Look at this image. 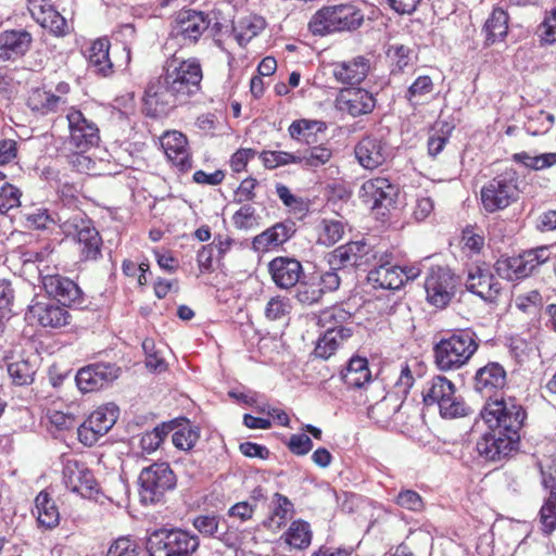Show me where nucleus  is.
<instances>
[{
	"label": "nucleus",
	"instance_id": "obj_1",
	"mask_svg": "<svg viewBox=\"0 0 556 556\" xmlns=\"http://www.w3.org/2000/svg\"><path fill=\"white\" fill-rule=\"evenodd\" d=\"M203 72L200 62L190 58L166 61L161 76L151 80L144 92L147 114L153 117L167 115L175 108L189 101L201 88Z\"/></svg>",
	"mask_w": 556,
	"mask_h": 556
},
{
	"label": "nucleus",
	"instance_id": "obj_2",
	"mask_svg": "<svg viewBox=\"0 0 556 556\" xmlns=\"http://www.w3.org/2000/svg\"><path fill=\"white\" fill-rule=\"evenodd\" d=\"M480 415L489 429H497L519 444L520 430L525 425L527 413L517 399L513 396L492 399L490 395Z\"/></svg>",
	"mask_w": 556,
	"mask_h": 556
},
{
	"label": "nucleus",
	"instance_id": "obj_3",
	"mask_svg": "<svg viewBox=\"0 0 556 556\" xmlns=\"http://www.w3.org/2000/svg\"><path fill=\"white\" fill-rule=\"evenodd\" d=\"M364 23L363 11L353 3L324 5L317 10L309 23L312 35L355 31Z\"/></svg>",
	"mask_w": 556,
	"mask_h": 556
},
{
	"label": "nucleus",
	"instance_id": "obj_4",
	"mask_svg": "<svg viewBox=\"0 0 556 556\" xmlns=\"http://www.w3.org/2000/svg\"><path fill=\"white\" fill-rule=\"evenodd\" d=\"M478 346L475 333L454 332L433 346L434 364L442 371L457 370L469 362Z\"/></svg>",
	"mask_w": 556,
	"mask_h": 556
},
{
	"label": "nucleus",
	"instance_id": "obj_5",
	"mask_svg": "<svg viewBox=\"0 0 556 556\" xmlns=\"http://www.w3.org/2000/svg\"><path fill=\"white\" fill-rule=\"evenodd\" d=\"M520 197L519 175L514 168H506L488 180L480 190L484 212L493 214L516 203Z\"/></svg>",
	"mask_w": 556,
	"mask_h": 556
},
{
	"label": "nucleus",
	"instance_id": "obj_6",
	"mask_svg": "<svg viewBox=\"0 0 556 556\" xmlns=\"http://www.w3.org/2000/svg\"><path fill=\"white\" fill-rule=\"evenodd\" d=\"M422 400L427 406L435 405L443 418L464 417L469 412L464 400L456 394L454 383L443 376H435L427 382Z\"/></svg>",
	"mask_w": 556,
	"mask_h": 556
},
{
	"label": "nucleus",
	"instance_id": "obj_7",
	"mask_svg": "<svg viewBox=\"0 0 556 556\" xmlns=\"http://www.w3.org/2000/svg\"><path fill=\"white\" fill-rule=\"evenodd\" d=\"M197 534L182 529H160L147 541L150 556H192L199 548Z\"/></svg>",
	"mask_w": 556,
	"mask_h": 556
},
{
	"label": "nucleus",
	"instance_id": "obj_8",
	"mask_svg": "<svg viewBox=\"0 0 556 556\" xmlns=\"http://www.w3.org/2000/svg\"><path fill=\"white\" fill-rule=\"evenodd\" d=\"M139 484L142 502L153 504L176 486V476L167 463H154L141 470Z\"/></svg>",
	"mask_w": 556,
	"mask_h": 556
},
{
	"label": "nucleus",
	"instance_id": "obj_9",
	"mask_svg": "<svg viewBox=\"0 0 556 556\" xmlns=\"http://www.w3.org/2000/svg\"><path fill=\"white\" fill-rule=\"evenodd\" d=\"M381 250L365 240L350 241L328 253L332 269L361 268L372 265Z\"/></svg>",
	"mask_w": 556,
	"mask_h": 556
},
{
	"label": "nucleus",
	"instance_id": "obj_10",
	"mask_svg": "<svg viewBox=\"0 0 556 556\" xmlns=\"http://www.w3.org/2000/svg\"><path fill=\"white\" fill-rule=\"evenodd\" d=\"M172 28L177 35H217L223 31V24L214 14L190 8H184L173 15Z\"/></svg>",
	"mask_w": 556,
	"mask_h": 556
},
{
	"label": "nucleus",
	"instance_id": "obj_11",
	"mask_svg": "<svg viewBox=\"0 0 556 556\" xmlns=\"http://www.w3.org/2000/svg\"><path fill=\"white\" fill-rule=\"evenodd\" d=\"M547 247H539L523 252L522 254L496 262V270L500 276L508 280L525 278L540 265L549 260Z\"/></svg>",
	"mask_w": 556,
	"mask_h": 556
},
{
	"label": "nucleus",
	"instance_id": "obj_12",
	"mask_svg": "<svg viewBox=\"0 0 556 556\" xmlns=\"http://www.w3.org/2000/svg\"><path fill=\"white\" fill-rule=\"evenodd\" d=\"M118 408L106 404L93 410L89 418L77 429L79 441L86 446H92L100 437L104 435L116 422Z\"/></svg>",
	"mask_w": 556,
	"mask_h": 556
},
{
	"label": "nucleus",
	"instance_id": "obj_13",
	"mask_svg": "<svg viewBox=\"0 0 556 556\" xmlns=\"http://www.w3.org/2000/svg\"><path fill=\"white\" fill-rule=\"evenodd\" d=\"M66 119L70 131L68 143L76 150L87 151L98 144L99 128L80 110L72 106L66 114Z\"/></svg>",
	"mask_w": 556,
	"mask_h": 556
},
{
	"label": "nucleus",
	"instance_id": "obj_14",
	"mask_svg": "<svg viewBox=\"0 0 556 556\" xmlns=\"http://www.w3.org/2000/svg\"><path fill=\"white\" fill-rule=\"evenodd\" d=\"M64 230L76 232L83 260L94 261L101 255L102 239L89 219L77 214L64 223Z\"/></svg>",
	"mask_w": 556,
	"mask_h": 556
},
{
	"label": "nucleus",
	"instance_id": "obj_15",
	"mask_svg": "<svg viewBox=\"0 0 556 556\" xmlns=\"http://www.w3.org/2000/svg\"><path fill=\"white\" fill-rule=\"evenodd\" d=\"M70 91L71 87L65 81H60L55 86V92L45 88H34L28 93L27 106L40 116L55 114L67 104Z\"/></svg>",
	"mask_w": 556,
	"mask_h": 556
},
{
	"label": "nucleus",
	"instance_id": "obj_16",
	"mask_svg": "<svg viewBox=\"0 0 556 556\" xmlns=\"http://www.w3.org/2000/svg\"><path fill=\"white\" fill-rule=\"evenodd\" d=\"M393 255L388 251H380L379 256L369 270L367 281L375 289L397 290L404 285L402 267L392 264Z\"/></svg>",
	"mask_w": 556,
	"mask_h": 556
},
{
	"label": "nucleus",
	"instance_id": "obj_17",
	"mask_svg": "<svg viewBox=\"0 0 556 556\" xmlns=\"http://www.w3.org/2000/svg\"><path fill=\"white\" fill-rule=\"evenodd\" d=\"M341 379L348 388L364 390L365 394L378 393L381 395L384 391L382 381L372 379L368 361L365 357H352L341 372Z\"/></svg>",
	"mask_w": 556,
	"mask_h": 556
},
{
	"label": "nucleus",
	"instance_id": "obj_18",
	"mask_svg": "<svg viewBox=\"0 0 556 556\" xmlns=\"http://www.w3.org/2000/svg\"><path fill=\"white\" fill-rule=\"evenodd\" d=\"M399 189L386 177H375L363 182L359 198L371 210L390 208L394 205Z\"/></svg>",
	"mask_w": 556,
	"mask_h": 556
},
{
	"label": "nucleus",
	"instance_id": "obj_19",
	"mask_svg": "<svg viewBox=\"0 0 556 556\" xmlns=\"http://www.w3.org/2000/svg\"><path fill=\"white\" fill-rule=\"evenodd\" d=\"M119 376V368L110 363L88 365L76 374L78 389L84 392H94L110 386Z\"/></svg>",
	"mask_w": 556,
	"mask_h": 556
},
{
	"label": "nucleus",
	"instance_id": "obj_20",
	"mask_svg": "<svg viewBox=\"0 0 556 556\" xmlns=\"http://www.w3.org/2000/svg\"><path fill=\"white\" fill-rule=\"evenodd\" d=\"M354 154L363 168L372 170L387 163L391 149L381 137L367 135L356 143Z\"/></svg>",
	"mask_w": 556,
	"mask_h": 556
},
{
	"label": "nucleus",
	"instance_id": "obj_21",
	"mask_svg": "<svg viewBox=\"0 0 556 556\" xmlns=\"http://www.w3.org/2000/svg\"><path fill=\"white\" fill-rule=\"evenodd\" d=\"M27 8L33 18L51 35H68L72 31V24L54 9L50 0H28Z\"/></svg>",
	"mask_w": 556,
	"mask_h": 556
},
{
	"label": "nucleus",
	"instance_id": "obj_22",
	"mask_svg": "<svg viewBox=\"0 0 556 556\" xmlns=\"http://www.w3.org/2000/svg\"><path fill=\"white\" fill-rule=\"evenodd\" d=\"M63 482L68 490L91 497L97 492V482L89 468L77 459H66L63 467Z\"/></svg>",
	"mask_w": 556,
	"mask_h": 556
},
{
	"label": "nucleus",
	"instance_id": "obj_23",
	"mask_svg": "<svg viewBox=\"0 0 556 556\" xmlns=\"http://www.w3.org/2000/svg\"><path fill=\"white\" fill-rule=\"evenodd\" d=\"M425 289L430 303L438 307H444L454 294V276L448 269L442 267L432 268L426 278Z\"/></svg>",
	"mask_w": 556,
	"mask_h": 556
},
{
	"label": "nucleus",
	"instance_id": "obj_24",
	"mask_svg": "<svg viewBox=\"0 0 556 556\" xmlns=\"http://www.w3.org/2000/svg\"><path fill=\"white\" fill-rule=\"evenodd\" d=\"M467 289L484 301H494L501 291L497 278L491 273L488 265H475L468 270Z\"/></svg>",
	"mask_w": 556,
	"mask_h": 556
},
{
	"label": "nucleus",
	"instance_id": "obj_25",
	"mask_svg": "<svg viewBox=\"0 0 556 556\" xmlns=\"http://www.w3.org/2000/svg\"><path fill=\"white\" fill-rule=\"evenodd\" d=\"M491 432L484 433L477 442V452L486 460H501L515 451L518 444L501 433L497 429H490Z\"/></svg>",
	"mask_w": 556,
	"mask_h": 556
},
{
	"label": "nucleus",
	"instance_id": "obj_26",
	"mask_svg": "<svg viewBox=\"0 0 556 556\" xmlns=\"http://www.w3.org/2000/svg\"><path fill=\"white\" fill-rule=\"evenodd\" d=\"M295 224L291 220L276 223L252 240V248L256 252H267L277 249L295 235Z\"/></svg>",
	"mask_w": 556,
	"mask_h": 556
},
{
	"label": "nucleus",
	"instance_id": "obj_27",
	"mask_svg": "<svg viewBox=\"0 0 556 556\" xmlns=\"http://www.w3.org/2000/svg\"><path fill=\"white\" fill-rule=\"evenodd\" d=\"M337 101L342 112H346L354 117L370 113L376 105L374 96L361 88L342 90Z\"/></svg>",
	"mask_w": 556,
	"mask_h": 556
},
{
	"label": "nucleus",
	"instance_id": "obj_28",
	"mask_svg": "<svg viewBox=\"0 0 556 556\" xmlns=\"http://www.w3.org/2000/svg\"><path fill=\"white\" fill-rule=\"evenodd\" d=\"M28 318L42 327L60 328L70 324L71 315L64 306L52 302H36L28 308Z\"/></svg>",
	"mask_w": 556,
	"mask_h": 556
},
{
	"label": "nucleus",
	"instance_id": "obj_29",
	"mask_svg": "<svg viewBox=\"0 0 556 556\" xmlns=\"http://www.w3.org/2000/svg\"><path fill=\"white\" fill-rule=\"evenodd\" d=\"M268 269L276 286L281 289L294 287L303 274L302 265L298 260L283 256L270 261Z\"/></svg>",
	"mask_w": 556,
	"mask_h": 556
},
{
	"label": "nucleus",
	"instance_id": "obj_30",
	"mask_svg": "<svg viewBox=\"0 0 556 556\" xmlns=\"http://www.w3.org/2000/svg\"><path fill=\"white\" fill-rule=\"evenodd\" d=\"M42 286L49 296L58 300L63 306L76 303L81 298L80 288L73 280L61 275L43 276Z\"/></svg>",
	"mask_w": 556,
	"mask_h": 556
},
{
	"label": "nucleus",
	"instance_id": "obj_31",
	"mask_svg": "<svg viewBox=\"0 0 556 556\" xmlns=\"http://www.w3.org/2000/svg\"><path fill=\"white\" fill-rule=\"evenodd\" d=\"M366 402H374L368 407V417L382 427L390 422L401 407L399 399L393 394H384V391L381 395L366 393Z\"/></svg>",
	"mask_w": 556,
	"mask_h": 556
},
{
	"label": "nucleus",
	"instance_id": "obj_32",
	"mask_svg": "<svg viewBox=\"0 0 556 556\" xmlns=\"http://www.w3.org/2000/svg\"><path fill=\"white\" fill-rule=\"evenodd\" d=\"M184 134L173 130L161 137V146L167 159L180 169L190 167V155Z\"/></svg>",
	"mask_w": 556,
	"mask_h": 556
},
{
	"label": "nucleus",
	"instance_id": "obj_33",
	"mask_svg": "<svg viewBox=\"0 0 556 556\" xmlns=\"http://www.w3.org/2000/svg\"><path fill=\"white\" fill-rule=\"evenodd\" d=\"M369 61L364 56H357L351 61L336 63L333 76L341 84L357 85L368 75Z\"/></svg>",
	"mask_w": 556,
	"mask_h": 556
},
{
	"label": "nucleus",
	"instance_id": "obj_34",
	"mask_svg": "<svg viewBox=\"0 0 556 556\" xmlns=\"http://www.w3.org/2000/svg\"><path fill=\"white\" fill-rule=\"evenodd\" d=\"M192 525L201 534L215 538L226 546L232 547L237 543V536L233 532L222 529L220 517L217 515H200L193 519Z\"/></svg>",
	"mask_w": 556,
	"mask_h": 556
},
{
	"label": "nucleus",
	"instance_id": "obj_35",
	"mask_svg": "<svg viewBox=\"0 0 556 556\" xmlns=\"http://www.w3.org/2000/svg\"><path fill=\"white\" fill-rule=\"evenodd\" d=\"M505 383L506 371L497 363H489L480 368L475 377V389L485 395L494 390L503 389Z\"/></svg>",
	"mask_w": 556,
	"mask_h": 556
},
{
	"label": "nucleus",
	"instance_id": "obj_36",
	"mask_svg": "<svg viewBox=\"0 0 556 556\" xmlns=\"http://www.w3.org/2000/svg\"><path fill=\"white\" fill-rule=\"evenodd\" d=\"M33 514L36 515L39 526L46 529H53L60 522L59 509L46 491L36 496Z\"/></svg>",
	"mask_w": 556,
	"mask_h": 556
},
{
	"label": "nucleus",
	"instance_id": "obj_37",
	"mask_svg": "<svg viewBox=\"0 0 556 556\" xmlns=\"http://www.w3.org/2000/svg\"><path fill=\"white\" fill-rule=\"evenodd\" d=\"M353 328H342L341 330H326L316 344L314 354L316 357L327 359L342 345V343L352 337Z\"/></svg>",
	"mask_w": 556,
	"mask_h": 556
},
{
	"label": "nucleus",
	"instance_id": "obj_38",
	"mask_svg": "<svg viewBox=\"0 0 556 556\" xmlns=\"http://www.w3.org/2000/svg\"><path fill=\"white\" fill-rule=\"evenodd\" d=\"M293 514L294 508L291 501L280 493H275L271 500V511L264 521V526L273 531L279 530L292 518Z\"/></svg>",
	"mask_w": 556,
	"mask_h": 556
},
{
	"label": "nucleus",
	"instance_id": "obj_39",
	"mask_svg": "<svg viewBox=\"0 0 556 556\" xmlns=\"http://www.w3.org/2000/svg\"><path fill=\"white\" fill-rule=\"evenodd\" d=\"M325 123L311 119L294 121L288 128L292 139L305 144H313L316 140V132L325 130Z\"/></svg>",
	"mask_w": 556,
	"mask_h": 556
},
{
	"label": "nucleus",
	"instance_id": "obj_40",
	"mask_svg": "<svg viewBox=\"0 0 556 556\" xmlns=\"http://www.w3.org/2000/svg\"><path fill=\"white\" fill-rule=\"evenodd\" d=\"M345 226L342 220L334 218H323L317 227V243L331 247L340 241L344 235Z\"/></svg>",
	"mask_w": 556,
	"mask_h": 556
},
{
	"label": "nucleus",
	"instance_id": "obj_41",
	"mask_svg": "<svg viewBox=\"0 0 556 556\" xmlns=\"http://www.w3.org/2000/svg\"><path fill=\"white\" fill-rule=\"evenodd\" d=\"M318 324L326 330L352 328V314L342 306H332L319 314Z\"/></svg>",
	"mask_w": 556,
	"mask_h": 556
},
{
	"label": "nucleus",
	"instance_id": "obj_42",
	"mask_svg": "<svg viewBox=\"0 0 556 556\" xmlns=\"http://www.w3.org/2000/svg\"><path fill=\"white\" fill-rule=\"evenodd\" d=\"M332 157V150L324 144H318L298 152V165L303 168H317L327 164Z\"/></svg>",
	"mask_w": 556,
	"mask_h": 556
},
{
	"label": "nucleus",
	"instance_id": "obj_43",
	"mask_svg": "<svg viewBox=\"0 0 556 556\" xmlns=\"http://www.w3.org/2000/svg\"><path fill=\"white\" fill-rule=\"evenodd\" d=\"M286 541L294 548H306L312 541V531L308 522L301 519L293 521L286 532Z\"/></svg>",
	"mask_w": 556,
	"mask_h": 556
},
{
	"label": "nucleus",
	"instance_id": "obj_44",
	"mask_svg": "<svg viewBox=\"0 0 556 556\" xmlns=\"http://www.w3.org/2000/svg\"><path fill=\"white\" fill-rule=\"evenodd\" d=\"M30 37H0V60L23 55L29 48Z\"/></svg>",
	"mask_w": 556,
	"mask_h": 556
},
{
	"label": "nucleus",
	"instance_id": "obj_45",
	"mask_svg": "<svg viewBox=\"0 0 556 556\" xmlns=\"http://www.w3.org/2000/svg\"><path fill=\"white\" fill-rule=\"evenodd\" d=\"M267 29V22L264 16L250 13L240 16L233 22L236 35H260Z\"/></svg>",
	"mask_w": 556,
	"mask_h": 556
},
{
	"label": "nucleus",
	"instance_id": "obj_46",
	"mask_svg": "<svg viewBox=\"0 0 556 556\" xmlns=\"http://www.w3.org/2000/svg\"><path fill=\"white\" fill-rule=\"evenodd\" d=\"M109 50L110 42L108 37L97 38L90 47L89 61L102 73H105V70L111 68L112 66L109 56Z\"/></svg>",
	"mask_w": 556,
	"mask_h": 556
},
{
	"label": "nucleus",
	"instance_id": "obj_47",
	"mask_svg": "<svg viewBox=\"0 0 556 556\" xmlns=\"http://www.w3.org/2000/svg\"><path fill=\"white\" fill-rule=\"evenodd\" d=\"M539 520L544 535H551L556 530V492H549L540 511Z\"/></svg>",
	"mask_w": 556,
	"mask_h": 556
},
{
	"label": "nucleus",
	"instance_id": "obj_48",
	"mask_svg": "<svg viewBox=\"0 0 556 556\" xmlns=\"http://www.w3.org/2000/svg\"><path fill=\"white\" fill-rule=\"evenodd\" d=\"M509 24V15L501 7H494L488 20L484 23V31L486 35H507Z\"/></svg>",
	"mask_w": 556,
	"mask_h": 556
},
{
	"label": "nucleus",
	"instance_id": "obj_49",
	"mask_svg": "<svg viewBox=\"0 0 556 556\" xmlns=\"http://www.w3.org/2000/svg\"><path fill=\"white\" fill-rule=\"evenodd\" d=\"M8 372L17 386H26L33 382L36 369L28 361L20 359L9 364Z\"/></svg>",
	"mask_w": 556,
	"mask_h": 556
},
{
	"label": "nucleus",
	"instance_id": "obj_50",
	"mask_svg": "<svg viewBox=\"0 0 556 556\" xmlns=\"http://www.w3.org/2000/svg\"><path fill=\"white\" fill-rule=\"evenodd\" d=\"M264 166L269 169L289 164H298V153L286 151H263L260 154Z\"/></svg>",
	"mask_w": 556,
	"mask_h": 556
},
{
	"label": "nucleus",
	"instance_id": "obj_51",
	"mask_svg": "<svg viewBox=\"0 0 556 556\" xmlns=\"http://www.w3.org/2000/svg\"><path fill=\"white\" fill-rule=\"evenodd\" d=\"M199 438V429L187 425L173 433L172 442L175 447L182 451H189L195 445Z\"/></svg>",
	"mask_w": 556,
	"mask_h": 556
},
{
	"label": "nucleus",
	"instance_id": "obj_52",
	"mask_svg": "<svg viewBox=\"0 0 556 556\" xmlns=\"http://www.w3.org/2000/svg\"><path fill=\"white\" fill-rule=\"evenodd\" d=\"M168 432L169 427L166 425H162L155 427L151 431L143 433L140 439V446L142 451L148 454L155 452L160 447Z\"/></svg>",
	"mask_w": 556,
	"mask_h": 556
},
{
	"label": "nucleus",
	"instance_id": "obj_53",
	"mask_svg": "<svg viewBox=\"0 0 556 556\" xmlns=\"http://www.w3.org/2000/svg\"><path fill=\"white\" fill-rule=\"evenodd\" d=\"M433 90V83L429 76H419L407 89L406 99L410 104L417 105L420 99Z\"/></svg>",
	"mask_w": 556,
	"mask_h": 556
},
{
	"label": "nucleus",
	"instance_id": "obj_54",
	"mask_svg": "<svg viewBox=\"0 0 556 556\" xmlns=\"http://www.w3.org/2000/svg\"><path fill=\"white\" fill-rule=\"evenodd\" d=\"M291 312L290 300L286 296H273L266 305L265 316L270 320L281 319Z\"/></svg>",
	"mask_w": 556,
	"mask_h": 556
},
{
	"label": "nucleus",
	"instance_id": "obj_55",
	"mask_svg": "<svg viewBox=\"0 0 556 556\" xmlns=\"http://www.w3.org/2000/svg\"><path fill=\"white\" fill-rule=\"evenodd\" d=\"M142 349L146 352V366L156 372L165 371L167 368V364L165 359L155 351L154 341L151 339H146L142 342Z\"/></svg>",
	"mask_w": 556,
	"mask_h": 556
},
{
	"label": "nucleus",
	"instance_id": "obj_56",
	"mask_svg": "<svg viewBox=\"0 0 556 556\" xmlns=\"http://www.w3.org/2000/svg\"><path fill=\"white\" fill-rule=\"evenodd\" d=\"M516 307L527 314H536L543 304V298L539 291L532 290L516 298Z\"/></svg>",
	"mask_w": 556,
	"mask_h": 556
},
{
	"label": "nucleus",
	"instance_id": "obj_57",
	"mask_svg": "<svg viewBox=\"0 0 556 556\" xmlns=\"http://www.w3.org/2000/svg\"><path fill=\"white\" fill-rule=\"evenodd\" d=\"M106 556H138V546L131 539L122 536L111 544Z\"/></svg>",
	"mask_w": 556,
	"mask_h": 556
},
{
	"label": "nucleus",
	"instance_id": "obj_58",
	"mask_svg": "<svg viewBox=\"0 0 556 556\" xmlns=\"http://www.w3.org/2000/svg\"><path fill=\"white\" fill-rule=\"evenodd\" d=\"M21 191L10 184L0 190V212L4 213L20 205Z\"/></svg>",
	"mask_w": 556,
	"mask_h": 556
},
{
	"label": "nucleus",
	"instance_id": "obj_59",
	"mask_svg": "<svg viewBox=\"0 0 556 556\" xmlns=\"http://www.w3.org/2000/svg\"><path fill=\"white\" fill-rule=\"evenodd\" d=\"M232 222L238 229L253 228L257 224L255 208L249 204L243 205L233 214Z\"/></svg>",
	"mask_w": 556,
	"mask_h": 556
},
{
	"label": "nucleus",
	"instance_id": "obj_60",
	"mask_svg": "<svg viewBox=\"0 0 556 556\" xmlns=\"http://www.w3.org/2000/svg\"><path fill=\"white\" fill-rule=\"evenodd\" d=\"M395 502L402 508L412 511H421L424 509V502L421 496L413 490L401 491L396 496Z\"/></svg>",
	"mask_w": 556,
	"mask_h": 556
},
{
	"label": "nucleus",
	"instance_id": "obj_61",
	"mask_svg": "<svg viewBox=\"0 0 556 556\" xmlns=\"http://www.w3.org/2000/svg\"><path fill=\"white\" fill-rule=\"evenodd\" d=\"M323 289L307 283H300L296 289L295 298L304 305L317 303L321 298Z\"/></svg>",
	"mask_w": 556,
	"mask_h": 556
},
{
	"label": "nucleus",
	"instance_id": "obj_62",
	"mask_svg": "<svg viewBox=\"0 0 556 556\" xmlns=\"http://www.w3.org/2000/svg\"><path fill=\"white\" fill-rule=\"evenodd\" d=\"M464 249L472 252L480 253L484 247V236L476 231L475 228H466L463 231Z\"/></svg>",
	"mask_w": 556,
	"mask_h": 556
},
{
	"label": "nucleus",
	"instance_id": "obj_63",
	"mask_svg": "<svg viewBox=\"0 0 556 556\" xmlns=\"http://www.w3.org/2000/svg\"><path fill=\"white\" fill-rule=\"evenodd\" d=\"M254 513L255 505L247 501H242L229 507L227 515L230 518L238 519L241 522H245L252 519Z\"/></svg>",
	"mask_w": 556,
	"mask_h": 556
},
{
	"label": "nucleus",
	"instance_id": "obj_64",
	"mask_svg": "<svg viewBox=\"0 0 556 556\" xmlns=\"http://www.w3.org/2000/svg\"><path fill=\"white\" fill-rule=\"evenodd\" d=\"M288 447L293 454L305 455L312 450L313 442L306 434H293L290 438Z\"/></svg>",
	"mask_w": 556,
	"mask_h": 556
}]
</instances>
